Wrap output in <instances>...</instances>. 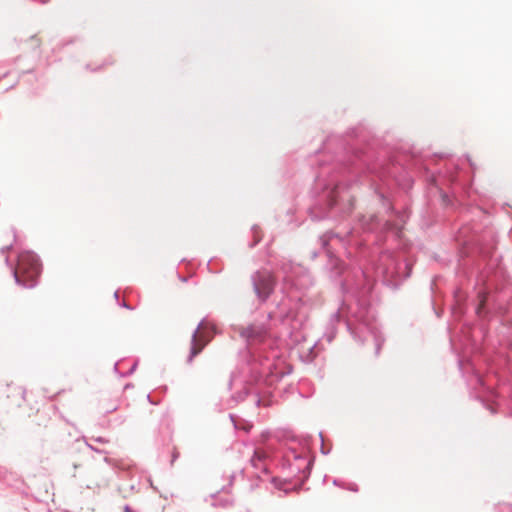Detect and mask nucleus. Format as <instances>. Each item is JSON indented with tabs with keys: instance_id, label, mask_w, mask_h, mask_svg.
I'll list each match as a JSON object with an SVG mask.
<instances>
[{
	"instance_id": "f257e3e1",
	"label": "nucleus",
	"mask_w": 512,
	"mask_h": 512,
	"mask_svg": "<svg viewBox=\"0 0 512 512\" xmlns=\"http://www.w3.org/2000/svg\"><path fill=\"white\" fill-rule=\"evenodd\" d=\"M40 273V265L34 256L22 254L19 257L18 265L15 270V277L19 283L27 284L34 282Z\"/></svg>"
},
{
	"instance_id": "f03ea898",
	"label": "nucleus",
	"mask_w": 512,
	"mask_h": 512,
	"mask_svg": "<svg viewBox=\"0 0 512 512\" xmlns=\"http://www.w3.org/2000/svg\"><path fill=\"white\" fill-rule=\"evenodd\" d=\"M216 333L215 326L208 321H201L193 335L189 359H193L213 339Z\"/></svg>"
},
{
	"instance_id": "7ed1b4c3",
	"label": "nucleus",
	"mask_w": 512,
	"mask_h": 512,
	"mask_svg": "<svg viewBox=\"0 0 512 512\" xmlns=\"http://www.w3.org/2000/svg\"><path fill=\"white\" fill-rule=\"evenodd\" d=\"M254 291L261 300H266L273 292L276 279L272 272L259 270L252 278Z\"/></svg>"
},
{
	"instance_id": "20e7f679",
	"label": "nucleus",
	"mask_w": 512,
	"mask_h": 512,
	"mask_svg": "<svg viewBox=\"0 0 512 512\" xmlns=\"http://www.w3.org/2000/svg\"><path fill=\"white\" fill-rule=\"evenodd\" d=\"M266 458V453L260 450H257L254 452V455L252 457V464L255 467H258V462H261Z\"/></svg>"
},
{
	"instance_id": "39448f33",
	"label": "nucleus",
	"mask_w": 512,
	"mask_h": 512,
	"mask_svg": "<svg viewBox=\"0 0 512 512\" xmlns=\"http://www.w3.org/2000/svg\"><path fill=\"white\" fill-rule=\"evenodd\" d=\"M263 335V330L261 328L255 330L253 327H250L247 332V336L252 339H260Z\"/></svg>"
},
{
	"instance_id": "423d86ee",
	"label": "nucleus",
	"mask_w": 512,
	"mask_h": 512,
	"mask_svg": "<svg viewBox=\"0 0 512 512\" xmlns=\"http://www.w3.org/2000/svg\"><path fill=\"white\" fill-rule=\"evenodd\" d=\"M485 301H486V296L484 294H480L479 295V305H478V307L476 309V313L477 314H480L481 309L483 308Z\"/></svg>"
},
{
	"instance_id": "0eeeda50",
	"label": "nucleus",
	"mask_w": 512,
	"mask_h": 512,
	"mask_svg": "<svg viewBox=\"0 0 512 512\" xmlns=\"http://www.w3.org/2000/svg\"><path fill=\"white\" fill-rule=\"evenodd\" d=\"M125 512H133L130 506H125Z\"/></svg>"
}]
</instances>
